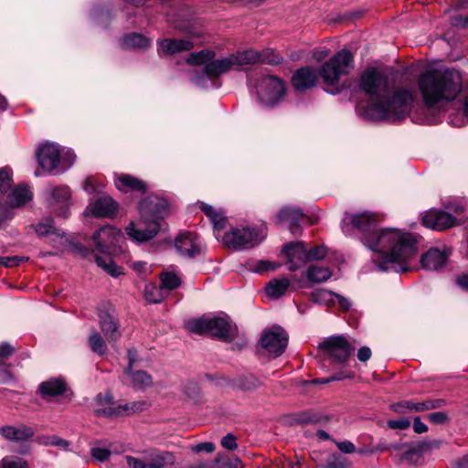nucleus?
<instances>
[{
  "instance_id": "1",
  "label": "nucleus",
  "mask_w": 468,
  "mask_h": 468,
  "mask_svg": "<svg viewBox=\"0 0 468 468\" xmlns=\"http://www.w3.org/2000/svg\"><path fill=\"white\" fill-rule=\"evenodd\" d=\"M376 226L377 218L369 212L346 213L342 220V229L346 235L350 234L351 229L359 230L363 242L379 254V260L375 261L380 271H407V262L417 252L413 236L395 229L377 230Z\"/></svg>"
},
{
  "instance_id": "2",
  "label": "nucleus",
  "mask_w": 468,
  "mask_h": 468,
  "mask_svg": "<svg viewBox=\"0 0 468 468\" xmlns=\"http://www.w3.org/2000/svg\"><path fill=\"white\" fill-rule=\"evenodd\" d=\"M359 88L369 98L365 110L367 118L379 121H397L410 114L416 102L413 89H389L388 78L376 69H368L361 75Z\"/></svg>"
},
{
  "instance_id": "3",
  "label": "nucleus",
  "mask_w": 468,
  "mask_h": 468,
  "mask_svg": "<svg viewBox=\"0 0 468 468\" xmlns=\"http://www.w3.org/2000/svg\"><path fill=\"white\" fill-rule=\"evenodd\" d=\"M462 83L461 74L455 69H429L418 80L423 103L428 109L455 100L462 90Z\"/></svg>"
},
{
  "instance_id": "4",
  "label": "nucleus",
  "mask_w": 468,
  "mask_h": 468,
  "mask_svg": "<svg viewBox=\"0 0 468 468\" xmlns=\"http://www.w3.org/2000/svg\"><path fill=\"white\" fill-rule=\"evenodd\" d=\"M141 220L137 226L131 222L125 229L133 240L143 242L153 239L160 230L159 221L167 215V200L151 195L140 203Z\"/></svg>"
},
{
  "instance_id": "5",
  "label": "nucleus",
  "mask_w": 468,
  "mask_h": 468,
  "mask_svg": "<svg viewBox=\"0 0 468 468\" xmlns=\"http://www.w3.org/2000/svg\"><path fill=\"white\" fill-rule=\"evenodd\" d=\"M122 239H123V236L121 230L112 226L102 227L93 235L98 252L104 254L103 256L94 254L95 262L108 274L115 278L121 275L122 271L113 262L110 255L117 251Z\"/></svg>"
},
{
  "instance_id": "6",
  "label": "nucleus",
  "mask_w": 468,
  "mask_h": 468,
  "mask_svg": "<svg viewBox=\"0 0 468 468\" xmlns=\"http://www.w3.org/2000/svg\"><path fill=\"white\" fill-rule=\"evenodd\" d=\"M353 68L352 53L348 49L343 48L322 65L320 76L324 84L335 86L339 82L340 78L347 75Z\"/></svg>"
},
{
  "instance_id": "7",
  "label": "nucleus",
  "mask_w": 468,
  "mask_h": 468,
  "mask_svg": "<svg viewBox=\"0 0 468 468\" xmlns=\"http://www.w3.org/2000/svg\"><path fill=\"white\" fill-rule=\"evenodd\" d=\"M186 328L196 334H208L223 340H230L234 334L232 325L228 319L218 316L191 319L187 321Z\"/></svg>"
},
{
  "instance_id": "8",
  "label": "nucleus",
  "mask_w": 468,
  "mask_h": 468,
  "mask_svg": "<svg viewBox=\"0 0 468 468\" xmlns=\"http://www.w3.org/2000/svg\"><path fill=\"white\" fill-rule=\"evenodd\" d=\"M265 238V228L236 227L224 235L222 242L234 250H244L259 245Z\"/></svg>"
},
{
  "instance_id": "9",
  "label": "nucleus",
  "mask_w": 468,
  "mask_h": 468,
  "mask_svg": "<svg viewBox=\"0 0 468 468\" xmlns=\"http://www.w3.org/2000/svg\"><path fill=\"white\" fill-rule=\"evenodd\" d=\"M255 89L259 102L267 107L277 105L286 93L284 82L272 75H264L257 79Z\"/></svg>"
},
{
  "instance_id": "10",
  "label": "nucleus",
  "mask_w": 468,
  "mask_h": 468,
  "mask_svg": "<svg viewBox=\"0 0 468 468\" xmlns=\"http://www.w3.org/2000/svg\"><path fill=\"white\" fill-rule=\"evenodd\" d=\"M95 403L94 411L96 415L108 418L140 412L143 411L145 407L144 401H133L116 405L110 394H99Z\"/></svg>"
},
{
  "instance_id": "11",
  "label": "nucleus",
  "mask_w": 468,
  "mask_h": 468,
  "mask_svg": "<svg viewBox=\"0 0 468 468\" xmlns=\"http://www.w3.org/2000/svg\"><path fill=\"white\" fill-rule=\"evenodd\" d=\"M288 344V335L281 327H274L263 333L261 346L274 357L281 356Z\"/></svg>"
},
{
  "instance_id": "12",
  "label": "nucleus",
  "mask_w": 468,
  "mask_h": 468,
  "mask_svg": "<svg viewBox=\"0 0 468 468\" xmlns=\"http://www.w3.org/2000/svg\"><path fill=\"white\" fill-rule=\"evenodd\" d=\"M425 227L435 230H444L461 223V220L450 212L431 209L422 218Z\"/></svg>"
},
{
  "instance_id": "13",
  "label": "nucleus",
  "mask_w": 468,
  "mask_h": 468,
  "mask_svg": "<svg viewBox=\"0 0 468 468\" xmlns=\"http://www.w3.org/2000/svg\"><path fill=\"white\" fill-rule=\"evenodd\" d=\"M37 159L38 165L46 172L50 173L59 165L60 150L56 144L45 143L38 146Z\"/></svg>"
},
{
  "instance_id": "14",
  "label": "nucleus",
  "mask_w": 468,
  "mask_h": 468,
  "mask_svg": "<svg viewBox=\"0 0 468 468\" xmlns=\"http://www.w3.org/2000/svg\"><path fill=\"white\" fill-rule=\"evenodd\" d=\"M323 348L335 363L346 362L352 351L350 344L343 336H335L325 340L323 343Z\"/></svg>"
},
{
  "instance_id": "15",
  "label": "nucleus",
  "mask_w": 468,
  "mask_h": 468,
  "mask_svg": "<svg viewBox=\"0 0 468 468\" xmlns=\"http://www.w3.org/2000/svg\"><path fill=\"white\" fill-rule=\"evenodd\" d=\"M283 252L288 259L290 271H296L308 261L307 249L303 242L289 243L284 246Z\"/></svg>"
},
{
  "instance_id": "16",
  "label": "nucleus",
  "mask_w": 468,
  "mask_h": 468,
  "mask_svg": "<svg viewBox=\"0 0 468 468\" xmlns=\"http://www.w3.org/2000/svg\"><path fill=\"white\" fill-rule=\"evenodd\" d=\"M117 211V204L110 197H100L93 203H90L85 209L86 216L95 218H111Z\"/></svg>"
},
{
  "instance_id": "17",
  "label": "nucleus",
  "mask_w": 468,
  "mask_h": 468,
  "mask_svg": "<svg viewBox=\"0 0 468 468\" xmlns=\"http://www.w3.org/2000/svg\"><path fill=\"white\" fill-rule=\"evenodd\" d=\"M175 247L180 255L186 258H194L200 253L197 239L191 232L179 234L175 240Z\"/></svg>"
},
{
  "instance_id": "18",
  "label": "nucleus",
  "mask_w": 468,
  "mask_h": 468,
  "mask_svg": "<svg viewBox=\"0 0 468 468\" xmlns=\"http://www.w3.org/2000/svg\"><path fill=\"white\" fill-rule=\"evenodd\" d=\"M137 352L135 350L128 351L129 365L125 372L130 376L131 383L135 388H144L153 384L152 377L143 370L133 371V364L137 359Z\"/></svg>"
},
{
  "instance_id": "19",
  "label": "nucleus",
  "mask_w": 468,
  "mask_h": 468,
  "mask_svg": "<svg viewBox=\"0 0 468 468\" xmlns=\"http://www.w3.org/2000/svg\"><path fill=\"white\" fill-rule=\"evenodd\" d=\"M450 251L447 250H439L432 248L422 255L420 262L421 266L430 271H438L442 268L447 261Z\"/></svg>"
},
{
  "instance_id": "20",
  "label": "nucleus",
  "mask_w": 468,
  "mask_h": 468,
  "mask_svg": "<svg viewBox=\"0 0 468 468\" xmlns=\"http://www.w3.org/2000/svg\"><path fill=\"white\" fill-rule=\"evenodd\" d=\"M316 81L317 74L314 69L309 67L297 69L292 78V84L298 91H303L314 87Z\"/></svg>"
},
{
  "instance_id": "21",
  "label": "nucleus",
  "mask_w": 468,
  "mask_h": 468,
  "mask_svg": "<svg viewBox=\"0 0 468 468\" xmlns=\"http://www.w3.org/2000/svg\"><path fill=\"white\" fill-rule=\"evenodd\" d=\"M66 391L67 384L60 378H52L46 381H43L38 385L37 388V392L39 393L41 398L45 399H49L51 398L61 396Z\"/></svg>"
},
{
  "instance_id": "22",
  "label": "nucleus",
  "mask_w": 468,
  "mask_h": 468,
  "mask_svg": "<svg viewBox=\"0 0 468 468\" xmlns=\"http://www.w3.org/2000/svg\"><path fill=\"white\" fill-rule=\"evenodd\" d=\"M231 55L221 59L212 58L204 68V74L211 80L235 69Z\"/></svg>"
},
{
  "instance_id": "23",
  "label": "nucleus",
  "mask_w": 468,
  "mask_h": 468,
  "mask_svg": "<svg viewBox=\"0 0 468 468\" xmlns=\"http://www.w3.org/2000/svg\"><path fill=\"white\" fill-rule=\"evenodd\" d=\"M114 182L116 187L122 192L144 193L147 189V186L143 180L127 174L116 175Z\"/></svg>"
},
{
  "instance_id": "24",
  "label": "nucleus",
  "mask_w": 468,
  "mask_h": 468,
  "mask_svg": "<svg viewBox=\"0 0 468 468\" xmlns=\"http://www.w3.org/2000/svg\"><path fill=\"white\" fill-rule=\"evenodd\" d=\"M99 317L101 330L106 339L109 342L117 341L121 336V333L119 331V325L116 322V319L106 312H101Z\"/></svg>"
},
{
  "instance_id": "25",
  "label": "nucleus",
  "mask_w": 468,
  "mask_h": 468,
  "mask_svg": "<svg viewBox=\"0 0 468 468\" xmlns=\"http://www.w3.org/2000/svg\"><path fill=\"white\" fill-rule=\"evenodd\" d=\"M195 47L190 39L166 38L160 42V50L165 55H174L182 51H188Z\"/></svg>"
},
{
  "instance_id": "26",
  "label": "nucleus",
  "mask_w": 468,
  "mask_h": 468,
  "mask_svg": "<svg viewBox=\"0 0 468 468\" xmlns=\"http://www.w3.org/2000/svg\"><path fill=\"white\" fill-rule=\"evenodd\" d=\"M32 193L30 189L24 185H19L13 188L6 196L5 204L10 207H19L31 200Z\"/></svg>"
},
{
  "instance_id": "27",
  "label": "nucleus",
  "mask_w": 468,
  "mask_h": 468,
  "mask_svg": "<svg viewBox=\"0 0 468 468\" xmlns=\"http://www.w3.org/2000/svg\"><path fill=\"white\" fill-rule=\"evenodd\" d=\"M49 203L61 206L59 215L67 217V209L70 197V191L67 186H52L48 188Z\"/></svg>"
},
{
  "instance_id": "28",
  "label": "nucleus",
  "mask_w": 468,
  "mask_h": 468,
  "mask_svg": "<svg viewBox=\"0 0 468 468\" xmlns=\"http://www.w3.org/2000/svg\"><path fill=\"white\" fill-rule=\"evenodd\" d=\"M303 218V213L301 209L292 207H282L277 216L279 222L286 221L290 223L289 229L292 233H294V231L299 228L300 222Z\"/></svg>"
},
{
  "instance_id": "29",
  "label": "nucleus",
  "mask_w": 468,
  "mask_h": 468,
  "mask_svg": "<svg viewBox=\"0 0 468 468\" xmlns=\"http://www.w3.org/2000/svg\"><path fill=\"white\" fill-rule=\"evenodd\" d=\"M0 433L9 441H25L31 438L34 434L31 428L25 425L15 426H5L0 430Z\"/></svg>"
},
{
  "instance_id": "30",
  "label": "nucleus",
  "mask_w": 468,
  "mask_h": 468,
  "mask_svg": "<svg viewBox=\"0 0 468 468\" xmlns=\"http://www.w3.org/2000/svg\"><path fill=\"white\" fill-rule=\"evenodd\" d=\"M291 286V282L287 278L272 279L271 280L266 287V294L268 297L277 299L285 294Z\"/></svg>"
},
{
  "instance_id": "31",
  "label": "nucleus",
  "mask_w": 468,
  "mask_h": 468,
  "mask_svg": "<svg viewBox=\"0 0 468 468\" xmlns=\"http://www.w3.org/2000/svg\"><path fill=\"white\" fill-rule=\"evenodd\" d=\"M200 209L209 218L216 230L225 228L227 218L221 210L215 209L212 206L201 203Z\"/></svg>"
},
{
  "instance_id": "32",
  "label": "nucleus",
  "mask_w": 468,
  "mask_h": 468,
  "mask_svg": "<svg viewBox=\"0 0 468 468\" xmlns=\"http://www.w3.org/2000/svg\"><path fill=\"white\" fill-rule=\"evenodd\" d=\"M232 58H234V67H243L253 65L257 62H260L261 57L260 52L248 49L244 51L237 52L236 54H231Z\"/></svg>"
},
{
  "instance_id": "33",
  "label": "nucleus",
  "mask_w": 468,
  "mask_h": 468,
  "mask_svg": "<svg viewBox=\"0 0 468 468\" xmlns=\"http://www.w3.org/2000/svg\"><path fill=\"white\" fill-rule=\"evenodd\" d=\"M156 468H164L174 463V456L168 452L153 451L144 457Z\"/></svg>"
},
{
  "instance_id": "34",
  "label": "nucleus",
  "mask_w": 468,
  "mask_h": 468,
  "mask_svg": "<svg viewBox=\"0 0 468 468\" xmlns=\"http://www.w3.org/2000/svg\"><path fill=\"white\" fill-rule=\"evenodd\" d=\"M150 44V39L138 33H132L126 35L122 41L124 48H139L144 49Z\"/></svg>"
},
{
  "instance_id": "35",
  "label": "nucleus",
  "mask_w": 468,
  "mask_h": 468,
  "mask_svg": "<svg viewBox=\"0 0 468 468\" xmlns=\"http://www.w3.org/2000/svg\"><path fill=\"white\" fill-rule=\"evenodd\" d=\"M332 275L331 271L326 267H319L316 265L310 266L306 271L307 279L315 283L327 281Z\"/></svg>"
},
{
  "instance_id": "36",
  "label": "nucleus",
  "mask_w": 468,
  "mask_h": 468,
  "mask_svg": "<svg viewBox=\"0 0 468 468\" xmlns=\"http://www.w3.org/2000/svg\"><path fill=\"white\" fill-rule=\"evenodd\" d=\"M51 218H45L35 226V230L38 236H60L59 230L54 226Z\"/></svg>"
},
{
  "instance_id": "37",
  "label": "nucleus",
  "mask_w": 468,
  "mask_h": 468,
  "mask_svg": "<svg viewBox=\"0 0 468 468\" xmlns=\"http://www.w3.org/2000/svg\"><path fill=\"white\" fill-rule=\"evenodd\" d=\"M311 300L319 304H324L327 306L335 305V292L325 290L317 289L311 293Z\"/></svg>"
},
{
  "instance_id": "38",
  "label": "nucleus",
  "mask_w": 468,
  "mask_h": 468,
  "mask_svg": "<svg viewBox=\"0 0 468 468\" xmlns=\"http://www.w3.org/2000/svg\"><path fill=\"white\" fill-rule=\"evenodd\" d=\"M235 385L244 391H253L259 388L262 382L253 375H245L239 377Z\"/></svg>"
},
{
  "instance_id": "39",
  "label": "nucleus",
  "mask_w": 468,
  "mask_h": 468,
  "mask_svg": "<svg viewBox=\"0 0 468 468\" xmlns=\"http://www.w3.org/2000/svg\"><path fill=\"white\" fill-rule=\"evenodd\" d=\"M215 58V53L208 49H204L198 52L191 53L186 58L189 65H204L206 67L209 60Z\"/></svg>"
},
{
  "instance_id": "40",
  "label": "nucleus",
  "mask_w": 468,
  "mask_h": 468,
  "mask_svg": "<svg viewBox=\"0 0 468 468\" xmlns=\"http://www.w3.org/2000/svg\"><path fill=\"white\" fill-rule=\"evenodd\" d=\"M160 280L162 289L164 288L167 290H174L177 288L181 283L180 278L174 272L170 271L162 273Z\"/></svg>"
},
{
  "instance_id": "41",
  "label": "nucleus",
  "mask_w": 468,
  "mask_h": 468,
  "mask_svg": "<svg viewBox=\"0 0 468 468\" xmlns=\"http://www.w3.org/2000/svg\"><path fill=\"white\" fill-rule=\"evenodd\" d=\"M89 344L90 349L102 356L106 353L107 346L105 344V341L102 339V337L100 335L98 332H93L90 338H89Z\"/></svg>"
},
{
  "instance_id": "42",
  "label": "nucleus",
  "mask_w": 468,
  "mask_h": 468,
  "mask_svg": "<svg viewBox=\"0 0 468 468\" xmlns=\"http://www.w3.org/2000/svg\"><path fill=\"white\" fill-rule=\"evenodd\" d=\"M12 182V171L9 167L0 169V195H4L10 188Z\"/></svg>"
},
{
  "instance_id": "43",
  "label": "nucleus",
  "mask_w": 468,
  "mask_h": 468,
  "mask_svg": "<svg viewBox=\"0 0 468 468\" xmlns=\"http://www.w3.org/2000/svg\"><path fill=\"white\" fill-rule=\"evenodd\" d=\"M445 405L444 399H428L423 402H418L415 406V412H421L429 410L439 409Z\"/></svg>"
},
{
  "instance_id": "44",
  "label": "nucleus",
  "mask_w": 468,
  "mask_h": 468,
  "mask_svg": "<svg viewBox=\"0 0 468 468\" xmlns=\"http://www.w3.org/2000/svg\"><path fill=\"white\" fill-rule=\"evenodd\" d=\"M0 468H28L27 463L19 457H5L0 462Z\"/></svg>"
},
{
  "instance_id": "45",
  "label": "nucleus",
  "mask_w": 468,
  "mask_h": 468,
  "mask_svg": "<svg viewBox=\"0 0 468 468\" xmlns=\"http://www.w3.org/2000/svg\"><path fill=\"white\" fill-rule=\"evenodd\" d=\"M261 62L270 64V65H276L282 62V58L281 55L274 50L267 49L260 53Z\"/></svg>"
},
{
  "instance_id": "46",
  "label": "nucleus",
  "mask_w": 468,
  "mask_h": 468,
  "mask_svg": "<svg viewBox=\"0 0 468 468\" xmlns=\"http://www.w3.org/2000/svg\"><path fill=\"white\" fill-rule=\"evenodd\" d=\"M279 264H276L270 261H259L254 266L250 267L251 271L257 273H263L268 271H273L277 269Z\"/></svg>"
},
{
  "instance_id": "47",
  "label": "nucleus",
  "mask_w": 468,
  "mask_h": 468,
  "mask_svg": "<svg viewBox=\"0 0 468 468\" xmlns=\"http://www.w3.org/2000/svg\"><path fill=\"white\" fill-rule=\"evenodd\" d=\"M127 465L129 468H156L150 463L146 459H137L133 456H126Z\"/></svg>"
},
{
  "instance_id": "48",
  "label": "nucleus",
  "mask_w": 468,
  "mask_h": 468,
  "mask_svg": "<svg viewBox=\"0 0 468 468\" xmlns=\"http://www.w3.org/2000/svg\"><path fill=\"white\" fill-rule=\"evenodd\" d=\"M418 402H413L410 400H404L401 402H399L397 404L392 405V409L394 411L398 413H408L415 411V406Z\"/></svg>"
},
{
  "instance_id": "49",
  "label": "nucleus",
  "mask_w": 468,
  "mask_h": 468,
  "mask_svg": "<svg viewBox=\"0 0 468 468\" xmlns=\"http://www.w3.org/2000/svg\"><path fill=\"white\" fill-rule=\"evenodd\" d=\"M350 463L340 455H334L332 459L322 468H348Z\"/></svg>"
},
{
  "instance_id": "50",
  "label": "nucleus",
  "mask_w": 468,
  "mask_h": 468,
  "mask_svg": "<svg viewBox=\"0 0 468 468\" xmlns=\"http://www.w3.org/2000/svg\"><path fill=\"white\" fill-rule=\"evenodd\" d=\"M420 459V451L416 449H406L404 452L402 453L400 460L410 463H417L419 460Z\"/></svg>"
},
{
  "instance_id": "51",
  "label": "nucleus",
  "mask_w": 468,
  "mask_h": 468,
  "mask_svg": "<svg viewBox=\"0 0 468 468\" xmlns=\"http://www.w3.org/2000/svg\"><path fill=\"white\" fill-rule=\"evenodd\" d=\"M426 418L433 424H443L449 420L448 414L444 411L430 413L426 416Z\"/></svg>"
},
{
  "instance_id": "52",
  "label": "nucleus",
  "mask_w": 468,
  "mask_h": 468,
  "mask_svg": "<svg viewBox=\"0 0 468 468\" xmlns=\"http://www.w3.org/2000/svg\"><path fill=\"white\" fill-rule=\"evenodd\" d=\"M387 424L392 430H406L410 426V421L406 418H400L399 420H390Z\"/></svg>"
},
{
  "instance_id": "53",
  "label": "nucleus",
  "mask_w": 468,
  "mask_h": 468,
  "mask_svg": "<svg viewBox=\"0 0 468 468\" xmlns=\"http://www.w3.org/2000/svg\"><path fill=\"white\" fill-rule=\"evenodd\" d=\"M326 250L324 246L314 247L311 250H307L308 261L321 260L325 256Z\"/></svg>"
},
{
  "instance_id": "54",
  "label": "nucleus",
  "mask_w": 468,
  "mask_h": 468,
  "mask_svg": "<svg viewBox=\"0 0 468 468\" xmlns=\"http://www.w3.org/2000/svg\"><path fill=\"white\" fill-rule=\"evenodd\" d=\"M445 208L448 210L447 212L453 213L456 216H461L465 210L464 205L459 201L448 202Z\"/></svg>"
},
{
  "instance_id": "55",
  "label": "nucleus",
  "mask_w": 468,
  "mask_h": 468,
  "mask_svg": "<svg viewBox=\"0 0 468 468\" xmlns=\"http://www.w3.org/2000/svg\"><path fill=\"white\" fill-rule=\"evenodd\" d=\"M90 454L93 458L103 462L110 457L111 451L106 448L95 447L91 449Z\"/></svg>"
},
{
  "instance_id": "56",
  "label": "nucleus",
  "mask_w": 468,
  "mask_h": 468,
  "mask_svg": "<svg viewBox=\"0 0 468 468\" xmlns=\"http://www.w3.org/2000/svg\"><path fill=\"white\" fill-rule=\"evenodd\" d=\"M221 446L229 451H234L238 448L236 437L231 433H228L221 440Z\"/></svg>"
},
{
  "instance_id": "57",
  "label": "nucleus",
  "mask_w": 468,
  "mask_h": 468,
  "mask_svg": "<svg viewBox=\"0 0 468 468\" xmlns=\"http://www.w3.org/2000/svg\"><path fill=\"white\" fill-rule=\"evenodd\" d=\"M451 25L456 27L468 28V14L451 16Z\"/></svg>"
},
{
  "instance_id": "58",
  "label": "nucleus",
  "mask_w": 468,
  "mask_h": 468,
  "mask_svg": "<svg viewBox=\"0 0 468 468\" xmlns=\"http://www.w3.org/2000/svg\"><path fill=\"white\" fill-rule=\"evenodd\" d=\"M215 449H216L215 444L210 441L201 442V443H198V444L191 447V450L196 453H199L201 452H206L210 453V452H213L215 451Z\"/></svg>"
},
{
  "instance_id": "59",
  "label": "nucleus",
  "mask_w": 468,
  "mask_h": 468,
  "mask_svg": "<svg viewBox=\"0 0 468 468\" xmlns=\"http://www.w3.org/2000/svg\"><path fill=\"white\" fill-rule=\"evenodd\" d=\"M43 443L46 445L57 446L64 449H66L69 444L68 441L58 436L48 437L46 439V441H43Z\"/></svg>"
},
{
  "instance_id": "60",
  "label": "nucleus",
  "mask_w": 468,
  "mask_h": 468,
  "mask_svg": "<svg viewBox=\"0 0 468 468\" xmlns=\"http://www.w3.org/2000/svg\"><path fill=\"white\" fill-rule=\"evenodd\" d=\"M24 261V258L13 256V257H0V265L5 267H15L18 266Z\"/></svg>"
},
{
  "instance_id": "61",
  "label": "nucleus",
  "mask_w": 468,
  "mask_h": 468,
  "mask_svg": "<svg viewBox=\"0 0 468 468\" xmlns=\"http://www.w3.org/2000/svg\"><path fill=\"white\" fill-rule=\"evenodd\" d=\"M336 446L343 453H353L356 452V447L350 441L336 442Z\"/></svg>"
},
{
  "instance_id": "62",
  "label": "nucleus",
  "mask_w": 468,
  "mask_h": 468,
  "mask_svg": "<svg viewBox=\"0 0 468 468\" xmlns=\"http://www.w3.org/2000/svg\"><path fill=\"white\" fill-rule=\"evenodd\" d=\"M335 304L337 303L338 304V307L342 310V311H348L351 307V302L340 295V294H337L335 292Z\"/></svg>"
},
{
  "instance_id": "63",
  "label": "nucleus",
  "mask_w": 468,
  "mask_h": 468,
  "mask_svg": "<svg viewBox=\"0 0 468 468\" xmlns=\"http://www.w3.org/2000/svg\"><path fill=\"white\" fill-rule=\"evenodd\" d=\"M15 352V348L7 344L4 343L0 345V358H7Z\"/></svg>"
},
{
  "instance_id": "64",
  "label": "nucleus",
  "mask_w": 468,
  "mask_h": 468,
  "mask_svg": "<svg viewBox=\"0 0 468 468\" xmlns=\"http://www.w3.org/2000/svg\"><path fill=\"white\" fill-rule=\"evenodd\" d=\"M371 350L367 346H362L357 352V358L361 362H367L371 357Z\"/></svg>"
}]
</instances>
